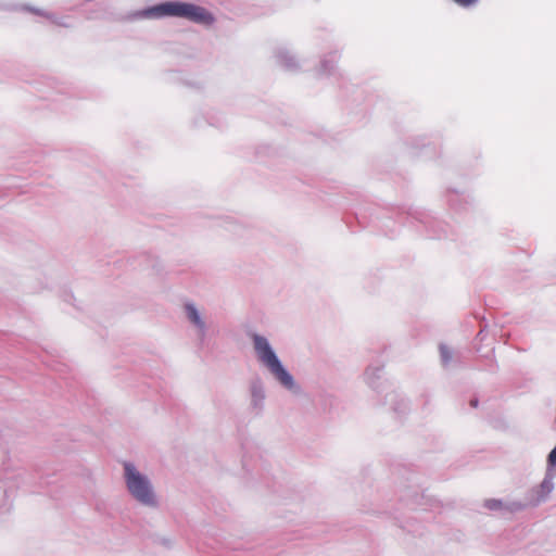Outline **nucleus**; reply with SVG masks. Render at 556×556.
Returning <instances> with one entry per match:
<instances>
[{"mask_svg": "<svg viewBox=\"0 0 556 556\" xmlns=\"http://www.w3.org/2000/svg\"><path fill=\"white\" fill-rule=\"evenodd\" d=\"M485 506L489 508V509H497L502 506V503L497 500H489L485 502Z\"/></svg>", "mask_w": 556, "mask_h": 556, "instance_id": "nucleus-5", "label": "nucleus"}, {"mask_svg": "<svg viewBox=\"0 0 556 556\" xmlns=\"http://www.w3.org/2000/svg\"><path fill=\"white\" fill-rule=\"evenodd\" d=\"M548 463L551 465H556V446L551 451L548 455Z\"/></svg>", "mask_w": 556, "mask_h": 556, "instance_id": "nucleus-7", "label": "nucleus"}, {"mask_svg": "<svg viewBox=\"0 0 556 556\" xmlns=\"http://www.w3.org/2000/svg\"><path fill=\"white\" fill-rule=\"evenodd\" d=\"M186 309H187V314H188L189 319H190L194 325H197V326H199V327H201V328H202L204 325H203V321L201 320V317H200V315H199V313H198L197 308H195L193 305L188 304V305L186 306Z\"/></svg>", "mask_w": 556, "mask_h": 556, "instance_id": "nucleus-4", "label": "nucleus"}, {"mask_svg": "<svg viewBox=\"0 0 556 556\" xmlns=\"http://www.w3.org/2000/svg\"><path fill=\"white\" fill-rule=\"evenodd\" d=\"M254 349L257 357L279 382L288 389L293 388L292 376L282 367L268 341L258 334L253 336Z\"/></svg>", "mask_w": 556, "mask_h": 556, "instance_id": "nucleus-2", "label": "nucleus"}, {"mask_svg": "<svg viewBox=\"0 0 556 556\" xmlns=\"http://www.w3.org/2000/svg\"><path fill=\"white\" fill-rule=\"evenodd\" d=\"M125 481L129 493L141 504L153 506L155 497L149 479L141 475L134 465L124 464Z\"/></svg>", "mask_w": 556, "mask_h": 556, "instance_id": "nucleus-3", "label": "nucleus"}, {"mask_svg": "<svg viewBox=\"0 0 556 556\" xmlns=\"http://www.w3.org/2000/svg\"><path fill=\"white\" fill-rule=\"evenodd\" d=\"M453 1L460 7L468 8V7L473 5L478 0H453Z\"/></svg>", "mask_w": 556, "mask_h": 556, "instance_id": "nucleus-6", "label": "nucleus"}, {"mask_svg": "<svg viewBox=\"0 0 556 556\" xmlns=\"http://www.w3.org/2000/svg\"><path fill=\"white\" fill-rule=\"evenodd\" d=\"M470 405H471L472 407H477L478 403H477V401H476V400H472V401L470 402Z\"/></svg>", "mask_w": 556, "mask_h": 556, "instance_id": "nucleus-8", "label": "nucleus"}, {"mask_svg": "<svg viewBox=\"0 0 556 556\" xmlns=\"http://www.w3.org/2000/svg\"><path fill=\"white\" fill-rule=\"evenodd\" d=\"M148 14L154 17L175 16L182 17L193 23L211 25L215 21L212 13L206 9L193 3L180 1H167L152 7Z\"/></svg>", "mask_w": 556, "mask_h": 556, "instance_id": "nucleus-1", "label": "nucleus"}]
</instances>
